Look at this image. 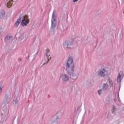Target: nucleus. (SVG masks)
<instances>
[{
	"mask_svg": "<svg viewBox=\"0 0 124 124\" xmlns=\"http://www.w3.org/2000/svg\"><path fill=\"white\" fill-rule=\"evenodd\" d=\"M14 103L16 104L17 103V101H14Z\"/></svg>",
	"mask_w": 124,
	"mask_h": 124,
	"instance_id": "6ab92c4d",
	"label": "nucleus"
},
{
	"mask_svg": "<svg viewBox=\"0 0 124 124\" xmlns=\"http://www.w3.org/2000/svg\"><path fill=\"white\" fill-rule=\"evenodd\" d=\"M66 68L68 74L72 75L74 73V63H73V59L72 57H69L66 64Z\"/></svg>",
	"mask_w": 124,
	"mask_h": 124,
	"instance_id": "f257e3e1",
	"label": "nucleus"
},
{
	"mask_svg": "<svg viewBox=\"0 0 124 124\" xmlns=\"http://www.w3.org/2000/svg\"><path fill=\"white\" fill-rule=\"evenodd\" d=\"M63 78H67V76L66 75H63Z\"/></svg>",
	"mask_w": 124,
	"mask_h": 124,
	"instance_id": "2eb2a0df",
	"label": "nucleus"
},
{
	"mask_svg": "<svg viewBox=\"0 0 124 124\" xmlns=\"http://www.w3.org/2000/svg\"><path fill=\"white\" fill-rule=\"evenodd\" d=\"M58 119H59V118H57V120H58Z\"/></svg>",
	"mask_w": 124,
	"mask_h": 124,
	"instance_id": "5701e85b",
	"label": "nucleus"
},
{
	"mask_svg": "<svg viewBox=\"0 0 124 124\" xmlns=\"http://www.w3.org/2000/svg\"><path fill=\"white\" fill-rule=\"evenodd\" d=\"M18 62H21V61H22V59L21 58H18Z\"/></svg>",
	"mask_w": 124,
	"mask_h": 124,
	"instance_id": "f3484780",
	"label": "nucleus"
},
{
	"mask_svg": "<svg viewBox=\"0 0 124 124\" xmlns=\"http://www.w3.org/2000/svg\"><path fill=\"white\" fill-rule=\"evenodd\" d=\"M122 77H124V73L121 71L118 75V78H122Z\"/></svg>",
	"mask_w": 124,
	"mask_h": 124,
	"instance_id": "1a4fd4ad",
	"label": "nucleus"
},
{
	"mask_svg": "<svg viewBox=\"0 0 124 124\" xmlns=\"http://www.w3.org/2000/svg\"><path fill=\"white\" fill-rule=\"evenodd\" d=\"M107 88H108V85H107V84H104L103 86V90H106Z\"/></svg>",
	"mask_w": 124,
	"mask_h": 124,
	"instance_id": "9d476101",
	"label": "nucleus"
},
{
	"mask_svg": "<svg viewBox=\"0 0 124 124\" xmlns=\"http://www.w3.org/2000/svg\"><path fill=\"white\" fill-rule=\"evenodd\" d=\"M68 45H70V42L68 43Z\"/></svg>",
	"mask_w": 124,
	"mask_h": 124,
	"instance_id": "412c9836",
	"label": "nucleus"
},
{
	"mask_svg": "<svg viewBox=\"0 0 124 124\" xmlns=\"http://www.w3.org/2000/svg\"><path fill=\"white\" fill-rule=\"evenodd\" d=\"M21 22V17H19L17 20L16 21V22L15 24V27H18L19 25H20V23Z\"/></svg>",
	"mask_w": 124,
	"mask_h": 124,
	"instance_id": "0eeeda50",
	"label": "nucleus"
},
{
	"mask_svg": "<svg viewBox=\"0 0 124 124\" xmlns=\"http://www.w3.org/2000/svg\"><path fill=\"white\" fill-rule=\"evenodd\" d=\"M69 79L68 78H63L62 79V81H63V82H67V81H69Z\"/></svg>",
	"mask_w": 124,
	"mask_h": 124,
	"instance_id": "f8f14e48",
	"label": "nucleus"
},
{
	"mask_svg": "<svg viewBox=\"0 0 124 124\" xmlns=\"http://www.w3.org/2000/svg\"><path fill=\"white\" fill-rule=\"evenodd\" d=\"M54 16V14H53V15H52V17H53Z\"/></svg>",
	"mask_w": 124,
	"mask_h": 124,
	"instance_id": "4be33fe9",
	"label": "nucleus"
},
{
	"mask_svg": "<svg viewBox=\"0 0 124 124\" xmlns=\"http://www.w3.org/2000/svg\"><path fill=\"white\" fill-rule=\"evenodd\" d=\"M1 91V86L0 85V92Z\"/></svg>",
	"mask_w": 124,
	"mask_h": 124,
	"instance_id": "aec40b11",
	"label": "nucleus"
},
{
	"mask_svg": "<svg viewBox=\"0 0 124 124\" xmlns=\"http://www.w3.org/2000/svg\"><path fill=\"white\" fill-rule=\"evenodd\" d=\"M13 0H8L6 2V5H7V7L8 8L11 7L12 6V4H13Z\"/></svg>",
	"mask_w": 124,
	"mask_h": 124,
	"instance_id": "39448f33",
	"label": "nucleus"
},
{
	"mask_svg": "<svg viewBox=\"0 0 124 124\" xmlns=\"http://www.w3.org/2000/svg\"><path fill=\"white\" fill-rule=\"evenodd\" d=\"M46 55L47 59L46 62H45L44 61H43L42 63H44V64H46V63H48L49 61L51 60V53L50 52V49L48 48L46 49Z\"/></svg>",
	"mask_w": 124,
	"mask_h": 124,
	"instance_id": "f03ea898",
	"label": "nucleus"
},
{
	"mask_svg": "<svg viewBox=\"0 0 124 124\" xmlns=\"http://www.w3.org/2000/svg\"><path fill=\"white\" fill-rule=\"evenodd\" d=\"M30 23V19H29V16H25L23 17V19L21 21V25L22 27H25Z\"/></svg>",
	"mask_w": 124,
	"mask_h": 124,
	"instance_id": "7ed1b4c3",
	"label": "nucleus"
},
{
	"mask_svg": "<svg viewBox=\"0 0 124 124\" xmlns=\"http://www.w3.org/2000/svg\"><path fill=\"white\" fill-rule=\"evenodd\" d=\"M55 21H56V19L54 18H52L51 20V27L52 28H55L56 27V24H55Z\"/></svg>",
	"mask_w": 124,
	"mask_h": 124,
	"instance_id": "6e6552de",
	"label": "nucleus"
},
{
	"mask_svg": "<svg viewBox=\"0 0 124 124\" xmlns=\"http://www.w3.org/2000/svg\"><path fill=\"white\" fill-rule=\"evenodd\" d=\"M119 112V109L115 107H113V109H111V113L112 114H117Z\"/></svg>",
	"mask_w": 124,
	"mask_h": 124,
	"instance_id": "423d86ee",
	"label": "nucleus"
},
{
	"mask_svg": "<svg viewBox=\"0 0 124 124\" xmlns=\"http://www.w3.org/2000/svg\"><path fill=\"white\" fill-rule=\"evenodd\" d=\"M78 0H73V2H76L77 1H78Z\"/></svg>",
	"mask_w": 124,
	"mask_h": 124,
	"instance_id": "dca6fc26",
	"label": "nucleus"
},
{
	"mask_svg": "<svg viewBox=\"0 0 124 124\" xmlns=\"http://www.w3.org/2000/svg\"><path fill=\"white\" fill-rule=\"evenodd\" d=\"M118 81H121V78H117V82H118Z\"/></svg>",
	"mask_w": 124,
	"mask_h": 124,
	"instance_id": "a211bd4d",
	"label": "nucleus"
},
{
	"mask_svg": "<svg viewBox=\"0 0 124 124\" xmlns=\"http://www.w3.org/2000/svg\"><path fill=\"white\" fill-rule=\"evenodd\" d=\"M0 14L1 16H0V17H2V16H3L4 14H5V12H4V11L3 10H1L0 12Z\"/></svg>",
	"mask_w": 124,
	"mask_h": 124,
	"instance_id": "9b49d317",
	"label": "nucleus"
},
{
	"mask_svg": "<svg viewBox=\"0 0 124 124\" xmlns=\"http://www.w3.org/2000/svg\"><path fill=\"white\" fill-rule=\"evenodd\" d=\"M101 92H102L101 90H100L98 91V93L99 95H100V94H101Z\"/></svg>",
	"mask_w": 124,
	"mask_h": 124,
	"instance_id": "ddd939ff",
	"label": "nucleus"
},
{
	"mask_svg": "<svg viewBox=\"0 0 124 124\" xmlns=\"http://www.w3.org/2000/svg\"><path fill=\"white\" fill-rule=\"evenodd\" d=\"M11 37H11V36H9V35H7V36H6V38H7V39H9L11 38Z\"/></svg>",
	"mask_w": 124,
	"mask_h": 124,
	"instance_id": "4468645a",
	"label": "nucleus"
},
{
	"mask_svg": "<svg viewBox=\"0 0 124 124\" xmlns=\"http://www.w3.org/2000/svg\"><path fill=\"white\" fill-rule=\"evenodd\" d=\"M98 75L101 76V77H104L106 75H108V72L104 69L100 70L98 72Z\"/></svg>",
	"mask_w": 124,
	"mask_h": 124,
	"instance_id": "20e7f679",
	"label": "nucleus"
},
{
	"mask_svg": "<svg viewBox=\"0 0 124 124\" xmlns=\"http://www.w3.org/2000/svg\"><path fill=\"white\" fill-rule=\"evenodd\" d=\"M65 44H66V42H65Z\"/></svg>",
	"mask_w": 124,
	"mask_h": 124,
	"instance_id": "b1692460",
	"label": "nucleus"
}]
</instances>
